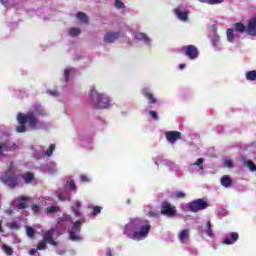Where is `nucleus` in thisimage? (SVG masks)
I'll use <instances>...</instances> for the list:
<instances>
[{"mask_svg":"<svg viewBox=\"0 0 256 256\" xmlns=\"http://www.w3.org/2000/svg\"><path fill=\"white\" fill-rule=\"evenodd\" d=\"M42 169L46 173H49L50 175H53V173H57V164H55V162H50L49 166H46Z\"/></svg>","mask_w":256,"mask_h":256,"instance_id":"nucleus-24","label":"nucleus"},{"mask_svg":"<svg viewBox=\"0 0 256 256\" xmlns=\"http://www.w3.org/2000/svg\"><path fill=\"white\" fill-rule=\"evenodd\" d=\"M161 214L165 217H174L177 215V209L169 202H163L161 205Z\"/></svg>","mask_w":256,"mask_h":256,"instance_id":"nucleus-9","label":"nucleus"},{"mask_svg":"<svg viewBox=\"0 0 256 256\" xmlns=\"http://www.w3.org/2000/svg\"><path fill=\"white\" fill-rule=\"evenodd\" d=\"M26 233H27L28 237L31 238V237H33L35 235V230L33 228H31V227H27Z\"/></svg>","mask_w":256,"mask_h":256,"instance_id":"nucleus-43","label":"nucleus"},{"mask_svg":"<svg viewBox=\"0 0 256 256\" xmlns=\"http://www.w3.org/2000/svg\"><path fill=\"white\" fill-rule=\"evenodd\" d=\"M133 37L137 41H141L142 43H144V45H151V38L143 32L135 31L133 33Z\"/></svg>","mask_w":256,"mask_h":256,"instance_id":"nucleus-13","label":"nucleus"},{"mask_svg":"<svg viewBox=\"0 0 256 256\" xmlns=\"http://www.w3.org/2000/svg\"><path fill=\"white\" fill-rule=\"evenodd\" d=\"M170 166L173 168L175 166V164L174 163H170Z\"/></svg>","mask_w":256,"mask_h":256,"instance_id":"nucleus-58","label":"nucleus"},{"mask_svg":"<svg viewBox=\"0 0 256 256\" xmlns=\"http://www.w3.org/2000/svg\"><path fill=\"white\" fill-rule=\"evenodd\" d=\"M106 256H113V251H111V249H108L106 251Z\"/></svg>","mask_w":256,"mask_h":256,"instance_id":"nucleus-53","label":"nucleus"},{"mask_svg":"<svg viewBox=\"0 0 256 256\" xmlns=\"http://www.w3.org/2000/svg\"><path fill=\"white\" fill-rule=\"evenodd\" d=\"M119 39V32L108 31L104 34V43H115Z\"/></svg>","mask_w":256,"mask_h":256,"instance_id":"nucleus-14","label":"nucleus"},{"mask_svg":"<svg viewBox=\"0 0 256 256\" xmlns=\"http://www.w3.org/2000/svg\"><path fill=\"white\" fill-rule=\"evenodd\" d=\"M1 181L11 189L19 185V176H17V172L15 171V164L10 163L7 171L1 176Z\"/></svg>","mask_w":256,"mask_h":256,"instance_id":"nucleus-4","label":"nucleus"},{"mask_svg":"<svg viewBox=\"0 0 256 256\" xmlns=\"http://www.w3.org/2000/svg\"><path fill=\"white\" fill-rule=\"evenodd\" d=\"M166 139L169 143H175L177 139H181V133L179 132H166Z\"/></svg>","mask_w":256,"mask_h":256,"instance_id":"nucleus-19","label":"nucleus"},{"mask_svg":"<svg viewBox=\"0 0 256 256\" xmlns=\"http://www.w3.org/2000/svg\"><path fill=\"white\" fill-rule=\"evenodd\" d=\"M209 204L204 199H197L187 204H182V211H192L193 213H197V211H203V209H207Z\"/></svg>","mask_w":256,"mask_h":256,"instance_id":"nucleus-5","label":"nucleus"},{"mask_svg":"<svg viewBox=\"0 0 256 256\" xmlns=\"http://www.w3.org/2000/svg\"><path fill=\"white\" fill-rule=\"evenodd\" d=\"M80 181H82V183H89V181H91V178H89L88 176H85V175H81Z\"/></svg>","mask_w":256,"mask_h":256,"instance_id":"nucleus-44","label":"nucleus"},{"mask_svg":"<svg viewBox=\"0 0 256 256\" xmlns=\"http://www.w3.org/2000/svg\"><path fill=\"white\" fill-rule=\"evenodd\" d=\"M220 41H221V38H219V35L217 34V32H214L212 37V45L215 47V49L221 50Z\"/></svg>","mask_w":256,"mask_h":256,"instance_id":"nucleus-25","label":"nucleus"},{"mask_svg":"<svg viewBox=\"0 0 256 256\" xmlns=\"http://www.w3.org/2000/svg\"><path fill=\"white\" fill-rule=\"evenodd\" d=\"M205 159L199 158L195 163L191 165V167H198V171H203V163Z\"/></svg>","mask_w":256,"mask_h":256,"instance_id":"nucleus-31","label":"nucleus"},{"mask_svg":"<svg viewBox=\"0 0 256 256\" xmlns=\"http://www.w3.org/2000/svg\"><path fill=\"white\" fill-rule=\"evenodd\" d=\"M223 165H224V167H228V169H233V161H231L229 159H225L223 161Z\"/></svg>","mask_w":256,"mask_h":256,"instance_id":"nucleus-40","label":"nucleus"},{"mask_svg":"<svg viewBox=\"0 0 256 256\" xmlns=\"http://www.w3.org/2000/svg\"><path fill=\"white\" fill-rule=\"evenodd\" d=\"M69 221H71V217L70 216H68V215H65L64 217H63V219L59 222V224L60 225H63V223H68Z\"/></svg>","mask_w":256,"mask_h":256,"instance_id":"nucleus-45","label":"nucleus"},{"mask_svg":"<svg viewBox=\"0 0 256 256\" xmlns=\"http://www.w3.org/2000/svg\"><path fill=\"white\" fill-rule=\"evenodd\" d=\"M172 199H185V192L175 191L172 193Z\"/></svg>","mask_w":256,"mask_h":256,"instance_id":"nucleus-34","label":"nucleus"},{"mask_svg":"<svg viewBox=\"0 0 256 256\" xmlns=\"http://www.w3.org/2000/svg\"><path fill=\"white\" fill-rule=\"evenodd\" d=\"M32 211L35 215H39V211H41V206L37 205V204H34L32 206Z\"/></svg>","mask_w":256,"mask_h":256,"instance_id":"nucleus-41","label":"nucleus"},{"mask_svg":"<svg viewBox=\"0 0 256 256\" xmlns=\"http://www.w3.org/2000/svg\"><path fill=\"white\" fill-rule=\"evenodd\" d=\"M206 235H208V237H213V230H211V221L207 222Z\"/></svg>","mask_w":256,"mask_h":256,"instance_id":"nucleus-38","label":"nucleus"},{"mask_svg":"<svg viewBox=\"0 0 256 256\" xmlns=\"http://www.w3.org/2000/svg\"><path fill=\"white\" fill-rule=\"evenodd\" d=\"M220 183H221L222 187L229 188L233 184V180L231 179V177L229 175H224L221 177Z\"/></svg>","mask_w":256,"mask_h":256,"instance_id":"nucleus-22","label":"nucleus"},{"mask_svg":"<svg viewBox=\"0 0 256 256\" xmlns=\"http://www.w3.org/2000/svg\"><path fill=\"white\" fill-rule=\"evenodd\" d=\"M233 30L238 33H247V26L243 25L242 23H236Z\"/></svg>","mask_w":256,"mask_h":256,"instance_id":"nucleus-27","label":"nucleus"},{"mask_svg":"<svg viewBox=\"0 0 256 256\" xmlns=\"http://www.w3.org/2000/svg\"><path fill=\"white\" fill-rule=\"evenodd\" d=\"M28 253L29 255H35V253H37V249H30Z\"/></svg>","mask_w":256,"mask_h":256,"instance_id":"nucleus-51","label":"nucleus"},{"mask_svg":"<svg viewBox=\"0 0 256 256\" xmlns=\"http://www.w3.org/2000/svg\"><path fill=\"white\" fill-rule=\"evenodd\" d=\"M67 189H70V191H77V186H75V181L72 179H69L66 183V188H60L56 191V197L60 201H70L71 194Z\"/></svg>","mask_w":256,"mask_h":256,"instance_id":"nucleus-6","label":"nucleus"},{"mask_svg":"<svg viewBox=\"0 0 256 256\" xmlns=\"http://www.w3.org/2000/svg\"><path fill=\"white\" fill-rule=\"evenodd\" d=\"M142 93L144 95V97H146L149 101V103H157V99L155 98V95H153V93H151V90L149 88H144L142 90Z\"/></svg>","mask_w":256,"mask_h":256,"instance_id":"nucleus-21","label":"nucleus"},{"mask_svg":"<svg viewBox=\"0 0 256 256\" xmlns=\"http://www.w3.org/2000/svg\"><path fill=\"white\" fill-rule=\"evenodd\" d=\"M185 68V64H180L179 65V69H184Z\"/></svg>","mask_w":256,"mask_h":256,"instance_id":"nucleus-57","label":"nucleus"},{"mask_svg":"<svg viewBox=\"0 0 256 256\" xmlns=\"http://www.w3.org/2000/svg\"><path fill=\"white\" fill-rule=\"evenodd\" d=\"M1 223H3V220L0 221V233H3V228L1 227Z\"/></svg>","mask_w":256,"mask_h":256,"instance_id":"nucleus-56","label":"nucleus"},{"mask_svg":"<svg viewBox=\"0 0 256 256\" xmlns=\"http://www.w3.org/2000/svg\"><path fill=\"white\" fill-rule=\"evenodd\" d=\"M174 13L179 21H183V23H187V21H189V11L185 8L178 7L174 10Z\"/></svg>","mask_w":256,"mask_h":256,"instance_id":"nucleus-11","label":"nucleus"},{"mask_svg":"<svg viewBox=\"0 0 256 256\" xmlns=\"http://www.w3.org/2000/svg\"><path fill=\"white\" fill-rule=\"evenodd\" d=\"M230 237L231 239L228 237L224 238L223 243L225 245H233V243H236V241L239 239V234L237 232H232Z\"/></svg>","mask_w":256,"mask_h":256,"instance_id":"nucleus-20","label":"nucleus"},{"mask_svg":"<svg viewBox=\"0 0 256 256\" xmlns=\"http://www.w3.org/2000/svg\"><path fill=\"white\" fill-rule=\"evenodd\" d=\"M246 79L247 81H256V71H248L246 72Z\"/></svg>","mask_w":256,"mask_h":256,"instance_id":"nucleus-33","label":"nucleus"},{"mask_svg":"<svg viewBox=\"0 0 256 256\" xmlns=\"http://www.w3.org/2000/svg\"><path fill=\"white\" fill-rule=\"evenodd\" d=\"M75 17L82 25H89V16L85 12H77Z\"/></svg>","mask_w":256,"mask_h":256,"instance_id":"nucleus-17","label":"nucleus"},{"mask_svg":"<svg viewBox=\"0 0 256 256\" xmlns=\"http://www.w3.org/2000/svg\"><path fill=\"white\" fill-rule=\"evenodd\" d=\"M48 95H52L54 97H57V92L56 91H47Z\"/></svg>","mask_w":256,"mask_h":256,"instance_id":"nucleus-50","label":"nucleus"},{"mask_svg":"<svg viewBox=\"0 0 256 256\" xmlns=\"http://www.w3.org/2000/svg\"><path fill=\"white\" fill-rule=\"evenodd\" d=\"M35 115H47L45 112V108L42 106L36 105L34 107V111H30L27 113H19L17 115V121L19 123L18 126H16L17 133H25L27 131V126L32 131H39V129H45V123L39 121Z\"/></svg>","mask_w":256,"mask_h":256,"instance_id":"nucleus-1","label":"nucleus"},{"mask_svg":"<svg viewBox=\"0 0 256 256\" xmlns=\"http://www.w3.org/2000/svg\"><path fill=\"white\" fill-rule=\"evenodd\" d=\"M224 0H208L207 5H219L223 3Z\"/></svg>","mask_w":256,"mask_h":256,"instance_id":"nucleus-42","label":"nucleus"},{"mask_svg":"<svg viewBox=\"0 0 256 256\" xmlns=\"http://www.w3.org/2000/svg\"><path fill=\"white\" fill-rule=\"evenodd\" d=\"M114 7H116V9H125V3L121 0H115Z\"/></svg>","mask_w":256,"mask_h":256,"instance_id":"nucleus-36","label":"nucleus"},{"mask_svg":"<svg viewBox=\"0 0 256 256\" xmlns=\"http://www.w3.org/2000/svg\"><path fill=\"white\" fill-rule=\"evenodd\" d=\"M43 241H41L37 246V251H43V249H47V243L49 245H53V247H57L59 245L58 242L53 240V235H55V229H50L42 233Z\"/></svg>","mask_w":256,"mask_h":256,"instance_id":"nucleus-7","label":"nucleus"},{"mask_svg":"<svg viewBox=\"0 0 256 256\" xmlns=\"http://www.w3.org/2000/svg\"><path fill=\"white\" fill-rule=\"evenodd\" d=\"M55 213H59V207L51 206L46 208V214L48 217L55 215Z\"/></svg>","mask_w":256,"mask_h":256,"instance_id":"nucleus-29","label":"nucleus"},{"mask_svg":"<svg viewBox=\"0 0 256 256\" xmlns=\"http://www.w3.org/2000/svg\"><path fill=\"white\" fill-rule=\"evenodd\" d=\"M2 251H4V253L8 256L13 255V248L7 244L2 245Z\"/></svg>","mask_w":256,"mask_h":256,"instance_id":"nucleus-35","label":"nucleus"},{"mask_svg":"<svg viewBox=\"0 0 256 256\" xmlns=\"http://www.w3.org/2000/svg\"><path fill=\"white\" fill-rule=\"evenodd\" d=\"M226 35H227V41H229V43H235L237 39H239V33L231 28L227 30Z\"/></svg>","mask_w":256,"mask_h":256,"instance_id":"nucleus-16","label":"nucleus"},{"mask_svg":"<svg viewBox=\"0 0 256 256\" xmlns=\"http://www.w3.org/2000/svg\"><path fill=\"white\" fill-rule=\"evenodd\" d=\"M246 33L250 35V37H256V16L249 19L246 26Z\"/></svg>","mask_w":256,"mask_h":256,"instance_id":"nucleus-12","label":"nucleus"},{"mask_svg":"<svg viewBox=\"0 0 256 256\" xmlns=\"http://www.w3.org/2000/svg\"><path fill=\"white\" fill-rule=\"evenodd\" d=\"M102 209L103 208L101 206H95L93 208V212H92L93 217H97V215H99V213H101Z\"/></svg>","mask_w":256,"mask_h":256,"instance_id":"nucleus-37","label":"nucleus"},{"mask_svg":"<svg viewBox=\"0 0 256 256\" xmlns=\"http://www.w3.org/2000/svg\"><path fill=\"white\" fill-rule=\"evenodd\" d=\"M198 1H199V3H206L207 4L209 0H198Z\"/></svg>","mask_w":256,"mask_h":256,"instance_id":"nucleus-55","label":"nucleus"},{"mask_svg":"<svg viewBox=\"0 0 256 256\" xmlns=\"http://www.w3.org/2000/svg\"><path fill=\"white\" fill-rule=\"evenodd\" d=\"M24 183L29 184L33 181V174L31 173H24L21 175Z\"/></svg>","mask_w":256,"mask_h":256,"instance_id":"nucleus-32","label":"nucleus"},{"mask_svg":"<svg viewBox=\"0 0 256 256\" xmlns=\"http://www.w3.org/2000/svg\"><path fill=\"white\" fill-rule=\"evenodd\" d=\"M3 151H7V144L0 143V155L3 154Z\"/></svg>","mask_w":256,"mask_h":256,"instance_id":"nucleus-46","label":"nucleus"},{"mask_svg":"<svg viewBox=\"0 0 256 256\" xmlns=\"http://www.w3.org/2000/svg\"><path fill=\"white\" fill-rule=\"evenodd\" d=\"M178 239L180 243L187 245L189 243V230H181L178 233Z\"/></svg>","mask_w":256,"mask_h":256,"instance_id":"nucleus-18","label":"nucleus"},{"mask_svg":"<svg viewBox=\"0 0 256 256\" xmlns=\"http://www.w3.org/2000/svg\"><path fill=\"white\" fill-rule=\"evenodd\" d=\"M186 55L189 59H197L199 57V50H197V47L189 45L186 47Z\"/></svg>","mask_w":256,"mask_h":256,"instance_id":"nucleus-15","label":"nucleus"},{"mask_svg":"<svg viewBox=\"0 0 256 256\" xmlns=\"http://www.w3.org/2000/svg\"><path fill=\"white\" fill-rule=\"evenodd\" d=\"M157 215H159L157 211L149 212V217H157Z\"/></svg>","mask_w":256,"mask_h":256,"instance_id":"nucleus-49","label":"nucleus"},{"mask_svg":"<svg viewBox=\"0 0 256 256\" xmlns=\"http://www.w3.org/2000/svg\"><path fill=\"white\" fill-rule=\"evenodd\" d=\"M80 33H81V28L79 27H71L68 29V35L70 37H79Z\"/></svg>","mask_w":256,"mask_h":256,"instance_id":"nucleus-26","label":"nucleus"},{"mask_svg":"<svg viewBox=\"0 0 256 256\" xmlns=\"http://www.w3.org/2000/svg\"><path fill=\"white\" fill-rule=\"evenodd\" d=\"M81 207V202L76 201L74 206H72V211L74 213V215H76V217H79V215H81V212L79 211Z\"/></svg>","mask_w":256,"mask_h":256,"instance_id":"nucleus-30","label":"nucleus"},{"mask_svg":"<svg viewBox=\"0 0 256 256\" xmlns=\"http://www.w3.org/2000/svg\"><path fill=\"white\" fill-rule=\"evenodd\" d=\"M69 233L71 241H81V222H75Z\"/></svg>","mask_w":256,"mask_h":256,"instance_id":"nucleus-10","label":"nucleus"},{"mask_svg":"<svg viewBox=\"0 0 256 256\" xmlns=\"http://www.w3.org/2000/svg\"><path fill=\"white\" fill-rule=\"evenodd\" d=\"M5 213L7 214V215H12L13 214V209H7V210H5Z\"/></svg>","mask_w":256,"mask_h":256,"instance_id":"nucleus-52","label":"nucleus"},{"mask_svg":"<svg viewBox=\"0 0 256 256\" xmlns=\"http://www.w3.org/2000/svg\"><path fill=\"white\" fill-rule=\"evenodd\" d=\"M18 209H27V203H29V197L21 196L17 198Z\"/></svg>","mask_w":256,"mask_h":256,"instance_id":"nucleus-23","label":"nucleus"},{"mask_svg":"<svg viewBox=\"0 0 256 256\" xmlns=\"http://www.w3.org/2000/svg\"><path fill=\"white\" fill-rule=\"evenodd\" d=\"M54 151H55L54 144H51L47 149H45V147L43 146H40L36 149L34 155L37 159H41V157H51Z\"/></svg>","mask_w":256,"mask_h":256,"instance_id":"nucleus-8","label":"nucleus"},{"mask_svg":"<svg viewBox=\"0 0 256 256\" xmlns=\"http://www.w3.org/2000/svg\"><path fill=\"white\" fill-rule=\"evenodd\" d=\"M71 73H75V70L74 69H65L64 77H65L66 81L69 80V76L71 75Z\"/></svg>","mask_w":256,"mask_h":256,"instance_id":"nucleus-39","label":"nucleus"},{"mask_svg":"<svg viewBox=\"0 0 256 256\" xmlns=\"http://www.w3.org/2000/svg\"><path fill=\"white\" fill-rule=\"evenodd\" d=\"M149 114H150V116L152 117V119H157V112L151 110V111L149 112Z\"/></svg>","mask_w":256,"mask_h":256,"instance_id":"nucleus-48","label":"nucleus"},{"mask_svg":"<svg viewBox=\"0 0 256 256\" xmlns=\"http://www.w3.org/2000/svg\"><path fill=\"white\" fill-rule=\"evenodd\" d=\"M1 5H3V7H9V0H0Z\"/></svg>","mask_w":256,"mask_h":256,"instance_id":"nucleus-47","label":"nucleus"},{"mask_svg":"<svg viewBox=\"0 0 256 256\" xmlns=\"http://www.w3.org/2000/svg\"><path fill=\"white\" fill-rule=\"evenodd\" d=\"M11 228H12V229H18L17 223L13 222V223L11 224Z\"/></svg>","mask_w":256,"mask_h":256,"instance_id":"nucleus-54","label":"nucleus"},{"mask_svg":"<svg viewBox=\"0 0 256 256\" xmlns=\"http://www.w3.org/2000/svg\"><path fill=\"white\" fill-rule=\"evenodd\" d=\"M151 231V224L147 220L143 219H133L128 222L123 230L124 235H127L129 239H134V241H143L149 237V232Z\"/></svg>","mask_w":256,"mask_h":256,"instance_id":"nucleus-2","label":"nucleus"},{"mask_svg":"<svg viewBox=\"0 0 256 256\" xmlns=\"http://www.w3.org/2000/svg\"><path fill=\"white\" fill-rule=\"evenodd\" d=\"M89 101L96 109H107L111 107V98L106 94L98 93L95 88H91L90 90Z\"/></svg>","mask_w":256,"mask_h":256,"instance_id":"nucleus-3","label":"nucleus"},{"mask_svg":"<svg viewBox=\"0 0 256 256\" xmlns=\"http://www.w3.org/2000/svg\"><path fill=\"white\" fill-rule=\"evenodd\" d=\"M243 165H245V167H248L249 171H256V165L251 160L243 159Z\"/></svg>","mask_w":256,"mask_h":256,"instance_id":"nucleus-28","label":"nucleus"}]
</instances>
